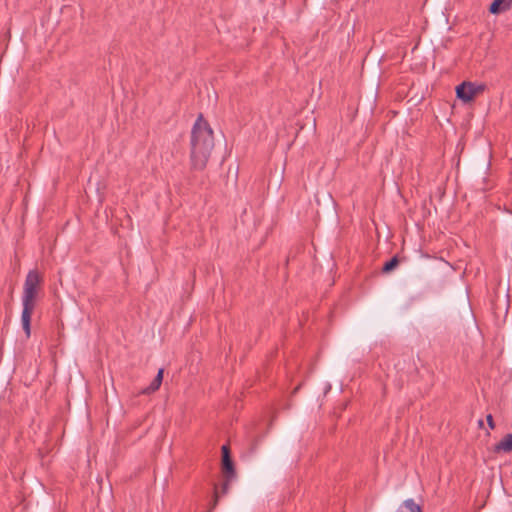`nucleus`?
Masks as SVG:
<instances>
[{
	"label": "nucleus",
	"mask_w": 512,
	"mask_h": 512,
	"mask_svg": "<svg viewBox=\"0 0 512 512\" xmlns=\"http://www.w3.org/2000/svg\"><path fill=\"white\" fill-rule=\"evenodd\" d=\"M213 146L212 130L200 117L193 127L191 139V158L195 169L205 166Z\"/></svg>",
	"instance_id": "nucleus-1"
},
{
	"label": "nucleus",
	"mask_w": 512,
	"mask_h": 512,
	"mask_svg": "<svg viewBox=\"0 0 512 512\" xmlns=\"http://www.w3.org/2000/svg\"><path fill=\"white\" fill-rule=\"evenodd\" d=\"M496 451L512 452V434L506 435L495 447Z\"/></svg>",
	"instance_id": "nucleus-7"
},
{
	"label": "nucleus",
	"mask_w": 512,
	"mask_h": 512,
	"mask_svg": "<svg viewBox=\"0 0 512 512\" xmlns=\"http://www.w3.org/2000/svg\"><path fill=\"white\" fill-rule=\"evenodd\" d=\"M222 469L224 474L229 477L233 474V465L232 462H222Z\"/></svg>",
	"instance_id": "nucleus-9"
},
{
	"label": "nucleus",
	"mask_w": 512,
	"mask_h": 512,
	"mask_svg": "<svg viewBox=\"0 0 512 512\" xmlns=\"http://www.w3.org/2000/svg\"><path fill=\"white\" fill-rule=\"evenodd\" d=\"M488 424L491 428H494L493 418L491 415L487 417Z\"/></svg>",
	"instance_id": "nucleus-11"
},
{
	"label": "nucleus",
	"mask_w": 512,
	"mask_h": 512,
	"mask_svg": "<svg viewBox=\"0 0 512 512\" xmlns=\"http://www.w3.org/2000/svg\"><path fill=\"white\" fill-rule=\"evenodd\" d=\"M40 283V274L35 270L30 271L26 277L24 284V292L22 297L23 311L21 315L22 328L25 331L27 338L31 334V315L35 307L36 297L38 294Z\"/></svg>",
	"instance_id": "nucleus-2"
},
{
	"label": "nucleus",
	"mask_w": 512,
	"mask_h": 512,
	"mask_svg": "<svg viewBox=\"0 0 512 512\" xmlns=\"http://www.w3.org/2000/svg\"><path fill=\"white\" fill-rule=\"evenodd\" d=\"M231 462L227 446L222 447V462Z\"/></svg>",
	"instance_id": "nucleus-10"
},
{
	"label": "nucleus",
	"mask_w": 512,
	"mask_h": 512,
	"mask_svg": "<svg viewBox=\"0 0 512 512\" xmlns=\"http://www.w3.org/2000/svg\"><path fill=\"white\" fill-rule=\"evenodd\" d=\"M163 374H164V370L160 369L158 371L156 377L154 378V380L151 382V384L146 389L143 390V393L149 394V393H152V392H155L156 390H158L160 388L162 380H163Z\"/></svg>",
	"instance_id": "nucleus-5"
},
{
	"label": "nucleus",
	"mask_w": 512,
	"mask_h": 512,
	"mask_svg": "<svg viewBox=\"0 0 512 512\" xmlns=\"http://www.w3.org/2000/svg\"><path fill=\"white\" fill-rule=\"evenodd\" d=\"M512 7V0H494L490 5L489 11L492 14L504 12Z\"/></svg>",
	"instance_id": "nucleus-4"
},
{
	"label": "nucleus",
	"mask_w": 512,
	"mask_h": 512,
	"mask_svg": "<svg viewBox=\"0 0 512 512\" xmlns=\"http://www.w3.org/2000/svg\"><path fill=\"white\" fill-rule=\"evenodd\" d=\"M399 512H423L421 506L413 499L405 500L399 508Z\"/></svg>",
	"instance_id": "nucleus-6"
},
{
	"label": "nucleus",
	"mask_w": 512,
	"mask_h": 512,
	"mask_svg": "<svg viewBox=\"0 0 512 512\" xmlns=\"http://www.w3.org/2000/svg\"><path fill=\"white\" fill-rule=\"evenodd\" d=\"M398 265V259L396 257L392 258L390 261H388L384 267V272H390L392 271L396 266Z\"/></svg>",
	"instance_id": "nucleus-8"
},
{
	"label": "nucleus",
	"mask_w": 512,
	"mask_h": 512,
	"mask_svg": "<svg viewBox=\"0 0 512 512\" xmlns=\"http://www.w3.org/2000/svg\"><path fill=\"white\" fill-rule=\"evenodd\" d=\"M217 503V496L215 497V500H214V503H213V506H215Z\"/></svg>",
	"instance_id": "nucleus-12"
},
{
	"label": "nucleus",
	"mask_w": 512,
	"mask_h": 512,
	"mask_svg": "<svg viewBox=\"0 0 512 512\" xmlns=\"http://www.w3.org/2000/svg\"><path fill=\"white\" fill-rule=\"evenodd\" d=\"M486 89L485 84L479 82L464 81L455 89L456 97L464 104L472 103Z\"/></svg>",
	"instance_id": "nucleus-3"
}]
</instances>
